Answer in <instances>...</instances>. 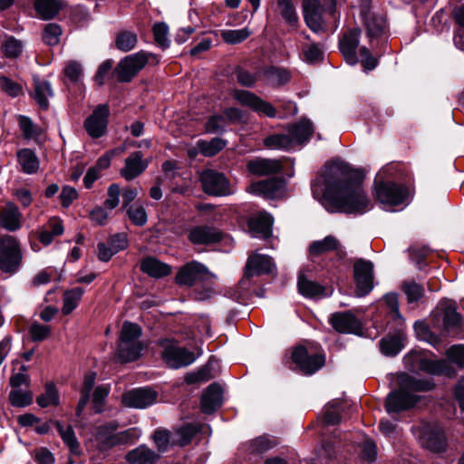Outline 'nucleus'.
<instances>
[{
    "instance_id": "f257e3e1",
    "label": "nucleus",
    "mask_w": 464,
    "mask_h": 464,
    "mask_svg": "<svg viewBox=\"0 0 464 464\" xmlns=\"http://www.w3.org/2000/svg\"><path fill=\"white\" fill-rule=\"evenodd\" d=\"M322 179L324 184L323 204L327 211L363 214L372 208L362 185L352 180L348 166L342 163L327 165Z\"/></svg>"
},
{
    "instance_id": "f03ea898",
    "label": "nucleus",
    "mask_w": 464,
    "mask_h": 464,
    "mask_svg": "<svg viewBox=\"0 0 464 464\" xmlns=\"http://www.w3.org/2000/svg\"><path fill=\"white\" fill-rule=\"evenodd\" d=\"M397 378L400 389L388 395L386 400L388 412H399L414 407L420 401V397L412 394L411 392L430 389L429 383L416 380L406 373H401Z\"/></svg>"
},
{
    "instance_id": "7ed1b4c3",
    "label": "nucleus",
    "mask_w": 464,
    "mask_h": 464,
    "mask_svg": "<svg viewBox=\"0 0 464 464\" xmlns=\"http://www.w3.org/2000/svg\"><path fill=\"white\" fill-rule=\"evenodd\" d=\"M141 335V328L133 323L125 322L122 325L116 360L121 362H133L137 360L143 349L139 338Z\"/></svg>"
},
{
    "instance_id": "20e7f679",
    "label": "nucleus",
    "mask_w": 464,
    "mask_h": 464,
    "mask_svg": "<svg viewBox=\"0 0 464 464\" xmlns=\"http://www.w3.org/2000/svg\"><path fill=\"white\" fill-rule=\"evenodd\" d=\"M373 194L385 210H393L395 207L405 203L410 195L407 188L392 181L377 183Z\"/></svg>"
},
{
    "instance_id": "39448f33",
    "label": "nucleus",
    "mask_w": 464,
    "mask_h": 464,
    "mask_svg": "<svg viewBox=\"0 0 464 464\" xmlns=\"http://www.w3.org/2000/svg\"><path fill=\"white\" fill-rule=\"evenodd\" d=\"M150 59H153L156 63L159 62L156 55L145 51H140L124 57L120 61L115 69L118 80L122 82L131 81V79L144 68Z\"/></svg>"
},
{
    "instance_id": "423d86ee",
    "label": "nucleus",
    "mask_w": 464,
    "mask_h": 464,
    "mask_svg": "<svg viewBox=\"0 0 464 464\" xmlns=\"http://www.w3.org/2000/svg\"><path fill=\"white\" fill-rule=\"evenodd\" d=\"M374 266L370 260L358 258L353 266L355 294L358 297L368 295L373 289Z\"/></svg>"
},
{
    "instance_id": "0eeeda50",
    "label": "nucleus",
    "mask_w": 464,
    "mask_h": 464,
    "mask_svg": "<svg viewBox=\"0 0 464 464\" xmlns=\"http://www.w3.org/2000/svg\"><path fill=\"white\" fill-rule=\"evenodd\" d=\"M200 182L204 192L212 196H228L235 191L224 174L213 169H205L200 173Z\"/></svg>"
},
{
    "instance_id": "6e6552de",
    "label": "nucleus",
    "mask_w": 464,
    "mask_h": 464,
    "mask_svg": "<svg viewBox=\"0 0 464 464\" xmlns=\"http://www.w3.org/2000/svg\"><path fill=\"white\" fill-rule=\"evenodd\" d=\"M22 254L17 241L11 236L0 237V269L14 272L20 266Z\"/></svg>"
},
{
    "instance_id": "1a4fd4ad",
    "label": "nucleus",
    "mask_w": 464,
    "mask_h": 464,
    "mask_svg": "<svg viewBox=\"0 0 464 464\" xmlns=\"http://www.w3.org/2000/svg\"><path fill=\"white\" fill-rule=\"evenodd\" d=\"M164 350L162 358L171 368L178 369L186 367L195 362V354L182 347L177 345L173 341L166 340L161 343Z\"/></svg>"
},
{
    "instance_id": "9d476101",
    "label": "nucleus",
    "mask_w": 464,
    "mask_h": 464,
    "mask_svg": "<svg viewBox=\"0 0 464 464\" xmlns=\"http://www.w3.org/2000/svg\"><path fill=\"white\" fill-rule=\"evenodd\" d=\"M212 276L206 266L198 261H190L179 268L175 281L179 285L192 286Z\"/></svg>"
},
{
    "instance_id": "9b49d317",
    "label": "nucleus",
    "mask_w": 464,
    "mask_h": 464,
    "mask_svg": "<svg viewBox=\"0 0 464 464\" xmlns=\"http://www.w3.org/2000/svg\"><path fill=\"white\" fill-rule=\"evenodd\" d=\"M233 97L239 104L248 107L255 112L264 114L269 118L276 117V110L275 107L251 92L235 90L233 92Z\"/></svg>"
},
{
    "instance_id": "f8f14e48",
    "label": "nucleus",
    "mask_w": 464,
    "mask_h": 464,
    "mask_svg": "<svg viewBox=\"0 0 464 464\" xmlns=\"http://www.w3.org/2000/svg\"><path fill=\"white\" fill-rule=\"evenodd\" d=\"M292 360L301 372L305 374H313L325 362L324 356L319 353L310 354L306 348L298 346L292 353Z\"/></svg>"
},
{
    "instance_id": "ddd939ff",
    "label": "nucleus",
    "mask_w": 464,
    "mask_h": 464,
    "mask_svg": "<svg viewBox=\"0 0 464 464\" xmlns=\"http://www.w3.org/2000/svg\"><path fill=\"white\" fill-rule=\"evenodd\" d=\"M307 251L312 257L320 256L332 252L335 253L339 259H343L346 256L345 248L341 240L333 235H328L322 239L311 242Z\"/></svg>"
},
{
    "instance_id": "4468645a",
    "label": "nucleus",
    "mask_w": 464,
    "mask_h": 464,
    "mask_svg": "<svg viewBox=\"0 0 464 464\" xmlns=\"http://www.w3.org/2000/svg\"><path fill=\"white\" fill-rule=\"evenodd\" d=\"M108 117L109 107L105 104L97 106L84 122L88 134L92 138L102 137L107 130Z\"/></svg>"
},
{
    "instance_id": "2eb2a0df",
    "label": "nucleus",
    "mask_w": 464,
    "mask_h": 464,
    "mask_svg": "<svg viewBox=\"0 0 464 464\" xmlns=\"http://www.w3.org/2000/svg\"><path fill=\"white\" fill-rule=\"evenodd\" d=\"M222 232L215 227L201 225L195 226L188 230V239L193 245H212L220 242Z\"/></svg>"
},
{
    "instance_id": "dca6fc26",
    "label": "nucleus",
    "mask_w": 464,
    "mask_h": 464,
    "mask_svg": "<svg viewBox=\"0 0 464 464\" xmlns=\"http://www.w3.org/2000/svg\"><path fill=\"white\" fill-rule=\"evenodd\" d=\"M157 392L150 388L134 389L122 394V403L130 408L143 409L152 405Z\"/></svg>"
},
{
    "instance_id": "f3484780",
    "label": "nucleus",
    "mask_w": 464,
    "mask_h": 464,
    "mask_svg": "<svg viewBox=\"0 0 464 464\" xmlns=\"http://www.w3.org/2000/svg\"><path fill=\"white\" fill-rule=\"evenodd\" d=\"M275 269V265L268 256L252 253L248 256L245 266V276L251 278L263 274H270Z\"/></svg>"
},
{
    "instance_id": "a211bd4d",
    "label": "nucleus",
    "mask_w": 464,
    "mask_h": 464,
    "mask_svg": "<svg viewBox=\"0 0 464 464\" xmlns=\"http://www.w3.org/2000/svg\"><path fill=\"white\" fill-rule=\"evenodd\" d=\"M246 191L267 198H277L285 193V183L279 179H272L252 183Z\"/></svg>"
},
{
    "instance_id": "6ab92c4d",
    "label": "nucleus",
    "mask_w": 464,
    "mask_h": 464,
    "mask_svg": "<svg viewBox=\"0 0 464 464\" xmlns=\"http://www.w3.org/2000/svg\"><path fill=\"white\" fill-rule=\"evenodd\" d=\"M148 168V161L143 160V154L140 151L131 152L124 162V167L120 170L121 176L127 181H130L139 177Z\"/></svg>"
},
{
    "instance_id": "aec40b11",
    "label": "nucleus",
    "mask_w": 464,
    "mask_h": 464,
    "mask_svg": "<svg viewBox=\"0 0 464 464\" xmlns=\"http://www.w3.org/2000/svg\"><path fill=\"white\" fill-rule=\"evenodd\" d=\"M420 443L433 452H442L447 448L446 436L441 428L437 425L429 427L423 431Z\"/></svg>"
},
{
    "instance_id": "412c9836",
    "label": "nucleus",
    "mask_w": 464,
    "mask_h": 464,
    "mask_svg": "<svg viewBox=\"0 0 464 464\" xmlns=\"http://www.w3.org/2000/svg\"><path fill=\"white\" fill-rule=\"evenodd\" d=\"M361 30L354 28L345 34L340 40V50L345 61L355 65L358 63L356 49L360 43Z\"/></svg>"
},
{
    "instance_id": "4be33fe9",
    "label": "nucleus",
    "mask_w": 464,
    "mask_h": 464,
    "mask_svg": "<svg viewBox=\"0 0 464 464\" xmlns=\"http://www.w3.org/2000/svg\"><path fill=\"white\" fill-rule=\"evenodd\" d=\"M222 394L223 391L219 384H210L202 394L201 411L207 414L217 411L222 404Z\"/></svg>"
},
{
    "instance_id": "5701e85b",
    "label": "nucleus",
    "mask_w": 464,
    "mask_h": 464,
    "mask_svg": "<svg viewBox=\"0 0 464 464\" xmlns=\"http://www.w3.org/2000/svg\"><path fill=\"white\" fill-rule=\"evenodd\" d=\"M330 323L334 330L342 334L356 333L361 327L356 317L348 312L334 314Z\"/></svg>"
},
{
    "instance_id": "b1692460",
    "label": "nucleus",
    "mask_w": 464,
    "mask_h": 464,
    "mask_svg": "<svg viewBox=\"0 0 464 464\" xmlns=\"http://www.w3.org/2000/svg\"><path fill=\"white\" fill-rule=\"evenodd\" d=\"M247 169L256 176H268L278 173L282 169L281 161L275 159H256L250 160Z\"/></svg>"
},
{
    "instance_id": "393cba45",
    "label": "nucleus",
    "mask_w": 464,
    "mask_h": 464,
    "mask_svg": "<svg viewBox=\"0 0 464 464\" xmlns=\"http://www.w3.org/2000/svg\"><path fill=\"white\" fill-rule=\"evenodd\" d=\"M304 17L306 24L314 31L322 26V6L319 0H304Z\"/></svg>"
},
{
    "instance_id": "a878e982",
    "label": "nucleus",
    "mask_w": 464,
    "mask_h": 464,
    "mask_svg": "<svg viewBox=\"0 0 464 464\" xmlns=\"http://www.w3.org/2000/svg\"><path fill=\"white\" fill-rule=\"evenodd\" d=\"M22 214L13 203H7L0 212V227L15 231L21 227Z\"/></svg>"
},
{
    "instance_id": "bb28decb",
    "label": "nucleus",
    "mask_w": 464,
    "mask_h": 464,
    "mask_svg": "<svg viewBox=\"0 0 464 464\" xmlns=\"http://www.w3.org/2000/svg\"><path fill=\"white\" fill-rule=\"evenodd\" d=\"M249 229L255 237L267 238L272 234L273 218L267 213H260L249 220Z\"/></svg>"
},
{
    "instance_id": "cd10ccee",
    "label": "nucleus",
    "mask_w": 464,
    "mask_h": 464,
    "mask_svg": "<svg viewBox=\"0 0 464 464\" xmlns=\"http://www.w3.org/2000/svg\"><path fill=\"white\" fill-rule=\"evenodd\" d=\"M158 459L159 456L145 445H140L125 456V459L130 464H154Z\"/></svg>"
},
{
    "instance_id": "c85d7f7f",
    "label": "nucleus",
    "mask_w": 464,
    "mask_h": 464,
    "mask_svg": "<svg viewBox=\"0 0 464 464\" xmlns=\"http://www.w3.org/2000/svg\"><path fill=\"white\" fill-rule=\"evenodd\" d=\"M118 427V423L112 421L95 428L93 434L94 440L101 451L110 450L112 431H116Z\"/></svg>"
},
{
    "instance_id": "c756f323",
    "label": "nucleus",
    "mask_w": 464,
    "mask_h": 464,
    "mask_svg": "<svg viewBox=\"0 0 464 464\" xmlns=\"http://www.w3.org/2000/svg\"><path fill=\"white\" fill-rule=\"evenodd\" d=\"M288 130L295 146L306 142L314 132L313 123L309 120H302Z\"/></svg>"
},
{
    "instance_id": "7c9ffc66",
    "label": "nucleus",
    "mask_w": 464,
    "mask_h": 464,
    "mask_svg": "<svg viewBox=\"0 0 464 464\" xmlns=\"http://www.w3.org/2000/svg\"><path fill=\"white\" fill-rule=\"evenodd\" d=\"M142 272L150 276L160 278L168 276L171 272V267L154 257H147L140 264Z\"/></svg>"
},
{
    "instance_id": "2f4dec72",
    "label": "nucleus",
    "mask_w": 464,
    "mask_h": 464,
    "mask_svg": "<svg viewBox=\"0 0 464 464\" xmlns=\"http://www.w3.org/2000/svg\"><path fill=\"white\" fill-rule=\"evenodd\" d=\"M264 145L269 150H289L295 146L292 140L289 130L284 133H276L267 136L264 140Z\"/></svg>"
},
{
    "instance_id": "473e14b6",
    "label": "nucleus",
    "mask_w": 464,
    "mask_h": 464,
    "mask_svg": "<svg viewBox=\"0 0 464 464\" xmlns=\"http://www.w3.org/2000/svg\"><path fill=\"white\" fill-rule=\"evenodd\" d=\"M443 314V325L446 330L454 329L459 326L461 315L456 311L452 301L446 300L440 304Z\"/></svg>"
},
{
    "instance_id": "72a5a7b5",
    "label": "nucleus",
    "mask_w": 464,
    "mask_h": 464,
    "mask_svg": "<svg viewBox=\"0 0 464 464\" xmlns=\"http://www.w3.org/2000/svg\"><path fill=\"white\" fill-rule=\"evenodd\" d=\"M53 91L52 85L47 81L34 79V98L37 104L44 110L49 106V98L53 97Z\"/></svg>"
},
{
    "instance_id": "f704fd0d",
    "label": "nucleus",
    "mask_w": 464,
    "mask_h": 464,
    "mask_svg": "<svg viewBox=\"0 0 464 464\" xmlns=\"http://www.w3.org/2000/svg\"><path fill=\"white\" fill-rule=\"evenodd\" d=\"M367 30L368 36L371 38L381 35L386 28V20L382 15L372 13L362 17Z\"/></svg>"
},
{
    "instance_id": "c9c22d12",
    "label": "nucleus",
    "mask_w": 464,
    "mask_h": 464,
    "mask_svg": "<svg viewBox=\"0 0 464 464\" xmlns=\"http://www.w3.org/2000/svg\"><path fill=\"white\" fill-rule=\"evenodd\" d=\"M140 435V430L136 427L120 432L112 431L110 449L120 445L132 444Z\"/></svg>"
},
{
    "instance_id": "e433bc0d",
    "label": "nucleus",
    "mask_w": 464,
    "mask_h": 464,
    "mask_svg": "<svg viewBox=\"0 0 464 464\" xmlns=\"http://www.w3.org/2000/svg\"><path fill=\"white\" fill-rule=\"evenodd\" d=\"M34 8L41 18L48 20L59 13L61 5L58 0H34Z\"/></svg>"
},
{
    "instance_id": "4c0bfd02",
    "label": "nucleus",
    "mask_w": 464,
    "mask_h": 464,
    "mask_svg": "<svg viewBox=\"0 0 464 464\" xmlns=\"http://www.w3.org/2000/svg\"><path fill=\"white\" fill-rule=\"evenodd\" d=\"M18 162L22 170L27 174L34 173L39 169V160L35 153L29 150L24 149L17 153Z\"/></svg>"
},
{
    "instance_id": "58836bf2",
    "label": "nucleus",
    "mask_w": 464,
    "mask_h": 464,
    "mask_svg": "<svg viewBox=\"0 0 464 464\" xmlns=\"http://www.w3.org/2000/svg\"><path fill=\"white\" fill-rule=\"evenodd\" d=\"M276 446V440L267 436H260L246 443V450L253 455H261Z\"/></svg>"
},
{
    "instance_id": "ea45409f",
    "label": "nucleus",
    "mask_w": 464,
    "mask_h": 464,
    "mask_svg": "<svg viewBox=\"0 0 464 464\" xmlns=\"http://www.w3.org/2000/svg\"><path fill=\"white\" fill-rule=\"evenodd\" d=\"M382 352L388 356H394L399 353L404 346V337L402 334L388 336L382 339Z\"/></svg>"
},
{
    "instance_id": "a19ab883",
    "label": "nucleus",
    "mask_w": 464,
    "mask_h": 464,
    "mask_svg": "<svg viewBox=\"0 0 464 464\" xmlns=\"http://www.w3.org/2000/svg\"><path fill=\"white\" fill-rule=\"evenodd\" d=\"M199 430L200 427L197 424L185 425L176 430L172 441L179 446H186Z\"/></svg>"
},
{
    "instance_id": "79ce46f5",
    "label": "nucleus",
    "mask_w": 464,
    "mask_h": 464,
    "mask_svg": "<svg viewBox=\"0 0 464 464\" xmlns=\"http://www.w3.org/2000/svg\"><path fill=\"white\" fill-rule=\"evenodd\" d=\"M138 44V36L134 32L122 30L115 37V46L121 52H130L135 48Z\"/></svg>"
},
{
    "instance_id": "37998d69",
    "label": "nucleus",
    "mask_w": 464,
    "mask_h": 464,
    "mask_svg": "<svg viewBox=\"0 0 464 464\" xmlns=\"http://www.w3.org/2000/svg\"><path fill=\"white\" fill-rule=\"evenodd\" d=\"M252 34V31L248 27L241 29H227L220 31V37L228 44H237L244 42Z\"/></svg>"
},
{
    "instance_id": "c03bdc74",
    "label": "nucleus",
    "mask_w": 464,
    "mask_h": 464,
    "mask_svg": "<svg viewBox=\"0 0 464 464\" xmlns=\"http://www.w3.org/2000/svg\"><path fill=\"white\" fill-rule=\"evenodd\" d=\"M82 295L83 289L82 287H74L66 291L63 295V314H71L77 307Z\"/></svg>"
},
{
    "instance_id": "a18cd8bd",
    "label": "nucleus",
    "mask_w": 464,
    "mask_h": 464,
    "mask_svg": "<svg viewBox=\"0 0 464 464\" xmlns=\"http://www.w3.org/2000/svg\"><path fill=\"white\" fill-rule=\"evenodd\" d=\"M227 145L226 140L220 138H213L209 141L200 140L198 141V148L201 154L206 157H212L222 150Z\"/></svg>"
},
{
    "instance_id": "49530a36",
    "label": "nucleus",
    "mask_w": 464,
    "mask_h": 464,
    "mask_svg": "<svg viewBox=\"0 0 464 464\" xmlns=\"http://www.w3.org/2000/svg\"><path fill=\"white\" fill-rule=\"evenodd\" d=\"M299 292L306 297L321 296L324 293V287L317 283L308 280L304 276H300L297 283Z\"/></svg>"
},
{
    "instance_id": "de8ad7c7",
    "label": "nucleus",
    "mask_w": 464,
    "mask_h": 464,
    "mask_svg": "<svg viewBox=\"0 0 464 464\" xmlns=\"http://www.w3.org/2000/svg\"><path fill=\"white\" fill-rule=\"evenodd\" d=\"M266 82L269 85L279 86L290 80V73L284 69L271 67L263 72Z\"/></svg>"
},
{
    "instance_id": "09e8293b",
    "label": "nucleus",
    "mask_w": 464,
    "mask_h": 464,
    "mask_svg": "<svg viewBox=\"0 0 464 464\" xmlns=\"http://www.w3.org/2000/svg\"><path fill=\"white\" fill-rule=\"evenodd\" d=\"M277 10L289 26L295 27L298 17L295 6L290 0H278Z\"/></svg>"
},
{
    "instance_id": "8fccbe9b",
    "label": "nucleus",
    "mask_w": 464,
    "mask_h": 464,
    "mask_svg": "<svg viewBox=\"0 0 464 464\" xmlns=\"http://www.w3.org/2000/svg\"><path fill=\"white\" fill-rule=\"evenodd\" d=\"M63 442L70 448L72 452H77L79 448L78 440L75 437L72 426L64 427L60 421L53 422Z\"/></svg>"
},
{
    "instance_id": "3c124183",
    "label": "nucleus",
    "mask_w": 464,
    "mask_h": 464,
    "mask_svg": "<svg viewBox=\"0 0 464 464\" xmlns=\"http://www.w3.org/2000/svg\"><path fill=\"white\" fill-rule=\"evenodd\" d=\"M23 48L22 42L13 36L6 37L1 44L2 52L9 59L17 58L22 53Z\"/></svg>"
},
{
    "instance_id": "603ef678",
    "label": "nucleus",
    "mask_w": 464,
    "mask_h": 464,
    "mask_svg": "<svg viewBox=\"0 0 464 464\" xmlns=\"http://www.w3.org/2000/svg\"><path fill=\"white\" fill-rule=\"evenodd\" d=\"M63 73L70 82L78 83L83 77L82 64L79 61L70 60L64 65Z\"/></svg>"
},
{
    "instance_id": "864d4df0",
    "label": "nucleus",
    "mask_w": 464,
    "mask_h": 464,
    "mask_svg": "<svg viewBox=\"0 0 464 464\" xmlns=\"http://www.w3.org/2000/svg\"><path fill=\"white\" fill-rule=\"evenodd\" d=\"M96 373L92 372L85 375L83 387L82 390V397L77 406V414H80L89 401L91 392L94 386Z\"/></svg>"
},
{
    "instance_id": "5fc2aeb1",
    "label": "nucleus",
    "mask_w": 464,
    "mask_h": 464,
    "mask_svg": "<svg viewBox=\"0 0 464 464\" xmlns=\"http://www.w3.org/2000/svg\"><path fill=\"white\" fill-rule=\"evenodd\" d=\"M36 401L43 408L57 405L59 403V396L55 387L51 383L47 384L44 393L41 394Z\"/></svg>"
},
{
    "instance_id": "6e6d98bb",
    "label": "nucleus",
    "mask_w": 464,
    "mask_h": 464,
    "mask_svg": "<svg viewBox=\"0 0 464 464\" xmlns=\"http://www.w3.org/2000/svg\"><path fill=\"white\" fill-rule=\"evenodd\" d=\"M153 35L156 44L162 49L169 46V26L165 23H157L153 26Z\"/></svg>"
},
{
    "instance_id": "4d7b16f0",
    "label": "nucleus",
    "mask_w": 464,
    "mask_h": 464,
    "mask_svg": "<svg viewBox=\"0 0 464 464\" xmlns=\"http://www.w3.org/2000/svg\"><path fill=\"white\" fill-rule=\"evenodd\" d=\"M61 27L56 24H48L43 32V40L48 45H56L60 42Z\"/></svg>"
},
{
    "instance_id": "13d9d810",
    "label": "nucleus",
    "mask_w": 464,
    "mask_h": 464,
    "mask_svg": "<svg viewBox=\"0 0 464 464\" xmlns=\"http://www.w3.org/2000/svg\"><path fill=\"white\" fill-rule=\"evenodd\" d=\"M402 290L404 291L408 302L410 303L419 301L424 293L423 287L414 281L404 282L402 284Z\"/></svg>"
},
{
    "instance_id": "bf43d9fd",
    "label": "nucleus",
    "mask_w": 464,
    "mask_h": 464,
    "mask_svg": "<svg viewBox=\"0 0 464 464\" xmlns=\"http://www.w3.org/2000/svg\"><path fill=\"white\" fill-rule=\"evenodd\" d=\"M127 215L130 221L138 226L143 227L148 221V216L142 206H134L127 209Z\"/></svg>"
},
{
    "instance_id": "052dcab7",
    "label": "nucleus",
    "mask_w": 464,
    "mask_h": 464,
    "mask_svg": "<svg viewBox=\"0 0 464 464\" xmlns=\"http://www.w3.org/2000/svg\"><path fill=\"white\" fill-rule=\"evenodd\" d=\"M0 88L12 97H17L23 93V87L10 78L0 75Z\"/></svg>"
},
{
    "instance_id": "680f3d73",
    "label": "nucleus",
    "mask_w": 464,
    "mask_h": 464,
    "mask_svg": "<svg viewBox=\"0 0 464 464\" xmlns=\"http://www.w3.org/2000/svg\"><path fill=\"white\" fill-rule=\"evenodd\" d=\"M420 368L431 374H440L446 372L448 363L445 361L421 360Z\"/></svg>"
},
{
    "instance_id": "e2e57ef3",
    "label": "nucleus",
    "mask_w": 464,
    "mask_h": 464,
    "mask_svg": "<svg viewBox=\"0 0 464 464\" xmlns=\"http://www.w3.org/2000/svg\"><path fill=\"white\" fill-rule=\"evenodd\" d=\"M227 126V119L221 115L211 116L205 124L206 131L208 133H221Z\"/></svg>"
},
{
    "instance_id": "0e129e2a",
    "label": "nucleus",
    "mask_w": 464,
    "mask_h": 464,
    "mask_svg": "<svg viewBox=\"0 0 464 464\" xmlns=\"http://www.w3.org/2000/svg\"><path fill=\"white\" fill-rule=\"evenodd\" d=\"M29 333L34 342H42L50 335L51 327L35 322L30 326Z\"/></svg>"
},
{
    "instance_id": "69168bd1",
    "label": "nucleus",
    "mask_w": 464,
    "mask_h": 464,
    "mask_svg": "<svg viewBox=\"0 0 464 464\" xmlns=\"http://www.w3.org/2000/svg\"><path fill=\"white\" fill-rule=\"evenodd\" d=\"M126 246L125 240L122 238L119 247L107 246L104 243L98 244V257L102 262L109 261L113 255H115L120 249L124 248Z\"/></svg>"
},
{
    "instance_id": "338daca9",
    "label": "nucleus",
    "mask_w": 464,
    "mask_h": 464,
    "mask_svg": "<svg viewBox=\"0 0 464 464\" xmlns=\"http://www.w3.org/2000/svg\"><path fill=\"white\" fill-rule=\"evenodd\" d=\"M121 188L116 183L109 186L107 198L104 201V207L108 209H114L120 203Z\"/></svg>"
},
{
    "instance_id": "774afa93",
    "label": "nucleus",
    "mask_w": 464,
    "mask_h": 464,
    "mask_svg": "<svg viewBox=\"0 0 464 464\" xmlns=\"http://www.w3.org/2000/svg\"><path fill=\"white\" fill-rule=\"evenodd\" d=\"M11 403L16 407H24L33 401L31 393L22 392L20 390H14L9 394Z\"/></svg>"
}]
</instances>
